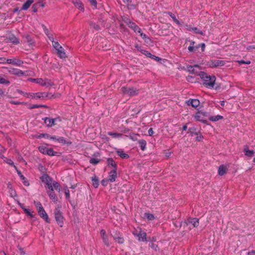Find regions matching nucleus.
I'll return each instance as SVG.
<instances>
[{
	"label": "nucleus",
	"mask_w": 255,
	"mask_h": 255,
	"mask_svg": "<svg viewBox=\"0 0 255 255\" xmlns=\"http://www.w3.org/2000/svg\"><path fill=\"white\" fill-rule=\"evenodd\" d=\"M188 223L193 225V227H197L199 225V219L195 218L192 219H189L188 220Z\"/></svg>",
	"instance_id": "24"
},
{
	"label": "nucleus",
	"mask_w": 255,
	"mask_h": 255,
	"mask_svg": "<svg viewBox=\"0 0 255 255\" xmlns=\"http://www.w3.org/2000/svg\"><path fill=\"white\" fill-rule=\"evenodd\" d=\"M101 236L104 244L108 247H109L112 243L110 240L109 235L106 233L105 230L102 229L100 231Z\"/></svg>",
	"instance_id": "9"
},
{
	"label": "nucleus",
	"mask_w": 255,
	"mask_h": 255,
	"mask_svg": "<svg viewBox=\"0 0 255 255\" xmlns=\"http://www.w3.org/2000/svg\"><path fill=\"white\" fill-rule=\"evenodd\" d=\"M42 28H43L44 33L48 37L49 40L51 41H53V40L54 38L52 37V35L50 34V33H49V31L48 29L47 28V27H46V26H45L44 24H43L42 25Z\"/></svg>",
	"instance_id": "26"
},
{
	"label": "nucleus",
	"mask_w": 255,
	"mask_h": 255,
	"mask_svg": "<svg viewBox=\"0 0 255 255\" xmlns=\"http://www.w3.org/2000/svg\"><path fill=\"white\" fill-rule=\"evenodd\" d=\"M52 42L53 46V47L56 50L58 48H61V45L59 44V43L58 42H56L54 41V39L53 40V41H51Z\"/></svg>",
	"instance_id": "47"
},
{
	"label": "nucleus",
	"mask_w": 255,
	"mask_h": 255,
	"mask_svg": "<svg viewBox=\"0 0 255 255\" xmlns=\"http://www.w3.org/2000/svg\"><path fill=\"white\" fill-rule=\"evenodd\" d=\"M140 51L141 52V53L142 54H144L147 57L150 58L152 56V54L148 51H146V50H145L143 49H140Z\"/></svg>",
	"instance_id": "42"
},
{
	"label": "nucleus",
	"mask_w": 255,
	"mask_h": 255,
	"mask_svg": "<svg viewBox=\"0 0 255 255\" xmlns=\"http://www.w3.org/2000/svg\"><path fill=\"white\" fill-rule=\"evenodd\" d=\"M138 142L141 149L144 151L146 148V141L144 139H140Z\"/></svg>",
	"instance_id": "31"
},
{
	"label": "nucleus",
	"mask_w": 255,
	"mask_h": 255,
	"mask_svg": "<svg viewBox=\"0 0 255 255\" xmlns=\"http://www.w3.org/2000/svg\"><path fill=\"white\" fill-rule=\"evenodd\" d=\"M48 194L50 198L54 202L57 203V198L54 191H49Z\"/></svg>",
	"instance_id": "28"
},
{
	"label": "nucleus",
	"mask_w": 255,
	"mask_h": 255,
	"mask_svg": "<svg viewBox=\"0 0 255 255\" xmlns=\"http://www.w3.org/2000/svg\"><path fill=\"white\" fill-rule=\"evenodd\" d=\"M37 4H34L32 5V10L34 12H36L37 11Z\"/></svg>",
	"instance_id": "60"
},
{
	"label": "nucleus",
	"mask_w": 255,
	"mask_h": 255,
	"mask_svg": "<svg viewBox=\"0 0 255 255\" xmlns=\"http://www.w3.org/2000/svg\"><path fill=\"white\" fill-rule=\"evenodd\" d=\"M53 187L56 189V190H58L59 191H60L61 190V187H60V184H59V183H58L57 182H54L53 183Z\"/></svg>",
	"instance_id": "49"
},
{
	"label": "nucleus",
	"mask_w": 255,
	"mask_h": 255,
	"mask_svg": "<svg viewBox=\"0 0 255 255\" xmlns=\"http://www.w3.org/2000/svg\"><path fill=\"white\" fill-rule=\"evenodd\" d=\"M145 216L147 218V219L149 220H152L154 219V216L153 214H149V213H146Z\"/></svg>",
	"instance_id": "50"
},
{
	"label": "nucleus",
	"mask_w": 255,
	"mask_h": 255,
	"mask_svg": "<svg viewBox=\"0 0 255 255\" xmlns=\"http://www.w3.org/2000/svg\"><path fill=\"white\" fill-rule=\"evenodd\" d=\"M51 136L47 133H40L37 136H36V138H46L50 139V137Z\"/></svg>",
	"instance_id": "41"
},
{
	"label": "nucleus",
	"mask_w": 255,
	"mask_h": 255,
	"mask_svg": "<svg viewBox=\"0 0 255 255\" xmlns=\"http://www.w3.org/2000/svg\"><path fill=\"white\" fill-rule=\"evenodd\" d=\"M4 161L7 164L13 166L15 170H17V167L14 165L13 162L11 159L6 158L5 159H4Z\"/></svg>",
	"instance_id": "38"
},
{
	"label": "nucleus",
	"mask_w": 255,
	"mask_h": 255,
	"mask_svg": "<svg viewBox=\"0 0 255 255\" xmlns=\"http://www.w3.org/2000/svg\"><path fill=\"white\" fill-rule=\"evenodd\" d=\"M16 170V171L17 172L18 175H19V176L21 178V179L22 180H25V177L22 174L21 172L19 170H18L17 168V170Z\"/></svg>",
	"instance_id": "52"
},
{
	"label": "nucleus",
	"mask_w": 255,
	"mask_h": 255,
	"mask_svg": "<svg viewBox=\"0 0 255 255\" xmlns=\"http://www.w3.org/2000/svg\"><path fill=\"white\" fill-rule=\"evenodd\" d=\"M50 139L56 141L59 143H62L63 144H71V141H67L66 139L62 136H51L50 137Z\"/></svg>",
	"instance_id": "12"
},
{
	"label": "nucleus",
	"mask_w": 255,
	"mask_h": 255,
	"mask_svg": "<svg viewBox=\"0 0 255 255\" xmlns=\"http://www.w3.org/2000/svg\"><path fill=\"white\" fill-rule=\"evenodd\" d=\"M117 170L112 169L109 173V180L110 182H114L116 181V179L117 177Z\"/></svg>",
	"instance_id": "16"
},
{
	"label": "nucleus",
	"mask_w": 255,
	"mask_h": 255,
	"mask_svg": "<svg viewBox=\"0 0 255 255\" xmlns=\"http://www.w3.org/2000/svg\"><path fill=\"white\" fill-rule=\"evenodd\" d=\"M200 78L203 80V85L207 88H212L214 87L216 77L215 76L208 75L204 72H201L199 74Z\"/></svg>",
	"instance_id": "1"
},
{
	"label": "nucleus",
	"mask_w": 255,
	"mask_h": 255,
	"mask_svg": "<svg viewBox=\"0 0 255 255\" xmlns=\"http://www.w3.org/2000/svg\"><path fill=\"white\" fill-rule=\"evenodd\" d=\"M117 154L123 159H127L129 157V155L124 152L123 151H117Z\"/></svg>",
	"instance_id": "32"
},
{
	"label": "nucleus",
	"mask_w": 255,
	"mask_h": 255,
	"mask_svg": "<svg viewBox=\"0 0 255 255\" xmlns=\"http://www.w3.org/2000/svg\"><path fill=\"white\" fill-rule=\"evenodd\" d=\"M89 162L93 165H96L100 162V160L97 158H91L90 159Z\"/></svg>",
	"instance_id": "43"
},
{
	"label": "nucleus",
	"mask_w": 255,
	"mask_h": 255,
	"mask_svg": "<svg viewBox=\"0 0 255 255\" xmlns=\"http://www.w3.org/2000/svg\"><path fill=\"white\" fill-rule=\"evenodd\" d=\"M6 63L8 64H12L16 66H20L23 64V61L18 59L13 58V59H7Z\"/></svg>",
	"instance_id": "15"
},
{
	"label": "nucleus",
	"mask_w": 255,
	"mask_h": 255,
	"mask_svg": "<svg viewBox=\"0 0 255 255\" xmlns=\"http://www.w3.org/2000/svg\"><path fill=\"white\" fill-rule=\"evenodd\" d=\"M151 59L155 60L157 61H159L161 60L160 58L159 57L156 56L154 55H152V56L150 57Z\"/></svg>",
	"instance_id": "59"
},
{
	"label": "nucleus",
	"mask_w": 255,
	"mask_h": 255,
	"mask_svg": "<svg viewBox=\"0 0 255 255\" xmlns=\"http://www.w3.org/2000/svg\"><path fill=\"white\" fill-rule=\"evenodd\" d=\"M148 135L149 136H152L153 133H154V132H153V130L152 129V128H150L148 130Z\"/></svg>",
	"instance_id": "63"
},
{
	"label": "nucleus",
	"mask_w": 255,
	"mask_h": 255,
	"mask_svg": "<svg viewBox=\"0 0 255 255\" xmlns=\"http://www.w3.org/2000/svg\"><path fill=\"white\" fill-rule=\"evenodd\" d=\"M188 133H189L191 136H193V135H198V133H200L199 132L196 131V128L194 127L189 128H188Z\"/></svg>",
	"instance_id": "30"
},
{
	"label": "nucleus",
	"mask_w": 255,
	"mask_h": 255,
	"mask_svg": "<svg viewBox=\"0 0 255 255\" xmlns=\"http://www.w3.org/2000/svg\"><path fill=\"white\" fill-rule=\"evenodd\" d=\"M4 76L0 75V84H4V85H8L10 83V82L5 79L4 78Z\"/></svg>",
	"instance_id": "37"
},
{
	"label": "nucleus",
	"mask_w": 255,
	"mask_h": 255,
	"mask_svg": "<svg viewBox=\"0 0 255 255\" xmlns=\"http://www.w3.org/2000/svg\"><path fill=\"white\" fill-rule=\"evenodd\" d=\"M90 25L91 26V27H92L96 30H99L100 29V27L99 24H97L94 21H91L90 22Z\"/></svg>",
	"instance_id": "39"
},
{
	"label": "nucleus",
	"mask_w": 255,
	"mask_h": 255,
	"mask_svg": "<svg viewBox=\"0 0 255 255\" xmlns=\"http://www.w3.org/2000/svg\"><path fill=\"white\" fill-rule=\"evenodd\" d=\"M198 68L199 66L197 65H195L194 66H189L187 67V70L189 72L192 74L196 73V71H195V68Z\"/></svg>",
	"instance_id": "34"
},
{
	"label": "nucleus",
	"mask_w": 255,
	"mask_h": 255,
	"mask_svg": "<svg viewBox=\"0 0 255 255\" xmlns=\"http://www.w3.org/2000/svg\"><path fill=\"white\" fill-rule=\"evenodd\" d=\"M52 97H54V95H52L51 93H48L46 92H37L34 93V99L36 100H44L45 99H51Z\"/></svg>",
	"instance_id": "6"
},
{
	"label": "nucleus",
	"mask_w": 255,
	"mask_h": 255,
	"mask_svg": "<svg viewBox=\"0 0 255 255\" xmlns=\"http://www.w3.org/2000/svg\"><path fill=\"white\" fill-rule=\"evenodd\" d=\"M47 184L48 185V188L49 189V191H54L53 190V184L52 185L51 183H47Z\"/></svg>",
	"instance_id": "56"
},
{
	"label": "nucleus",
	"mask_w": 255,
	"mask_h": 255,
	"mask_svg": "<svg viewBox=\"0 0 255 255\" xmlns=\"http://www.w3.org/2000/svg\"><path fill=\"white\" fill-rule=\"evenodd\" d=\"M39 151L43 154H46L48 148L45 145H41L38 147Z\"/></svg>",
	"instance_id": "35"
},
{
	"label": "nucleus",
	"mask_w": 255,
	"mask_h": 255,
	"mask_svg": "<svg viewBox=\"0 0 255 255\" xmlns=\"http://www.w3.org/2000/svg\"><path fill=\"white\" fill-rule=\"evenodd\" d=\"M202 115L201 111H199L194 116V119L196 121L200 122L203 124H207V120L205 118H204Z\"/></svg>",
	"instance_id": "13"
},
{
	"label": "nucleus",
	"mask_w": 255,
	"mask_h": 255,
	"mask_svg": "<svg viewBox=\"0 0 255 255\" xmlns=\"http://www.w3.org/2000/svg\"><path fill=\"white\" fill-rule=\"evenodd\" d=\"M167 13L172 18L173 20L176 18L175 15L172 12L168 11Z\"/></svg>",
	"instance_id": "58"
},
{
	"label": "nucleus",
	"mask_w": 255,
	"mask_h": 255,
	"mask_svg": "<svg viewBox=\"0 0 255 255\" xmlns=\"http://www.w3.org/2000/svg\"><path fill=\"white\" fill-rule=\"evenodd\" d=\"M92 181V184L95 188H98L99 185V182L98 177L96 176H94L91 178Z\"/></svg>",
	"instance_id": "29"
},
{
	"label": "nucleus",
	"mask_w": 255,
	"mask_h": 255,
	"mask_svg": "<svg viewBox=\"0 0 255 255\" xmlns=\"http://www.w3.org/2000/svg\"><path fill=\"white\" fill-rule=\"evenodd\" d=\"M121 91L124 94L128 95L130 96H135L138 93V90L133 87L129 88L123 87L121 88Z\"/></svg>",
	"instance_id": "4"
},
{
	"label": "nucleus",
	"mask_w": 255,
	"mask_h": 255,
	"mask_svg": "<svg viewBox=\"0 0 255 255\" xmlns=\"http://www.w3.org/2000/svg\"><path fill=\"white\" fill-rule=\"evenodd\" d=\"M42 107H46V105H33L29 107L28 108L29 109H32L35 108H42Z\"/></svg>",
	"instance_id": "45"
},
{
	"label": "nucleus",
	"mask_w": 255,
	"mask_h": 255,
	"mask_svg": "<svg viewBox=\"0 0 255 255\" xmlns=\"http://www.w3.org/2000/svg\"><path fill=\"white\" fill-rule=\"evenodd\" d=\"M6 58L4 57H0V63L4 64L6 63Z\"/></svg>",
	"instance_id": "62"
},
{
	"label": "nucleus",
	"mask_w": 255,
	"mask_h": 255,
	"mask_svg": "<svg viewBox=\"0 0 255 255\" xmlns=\"http://www.w3.org/2000/svg\"><path fill=\"white\" fill-rule=\"evenodd\" d=\"M243 151L245 155L247 157H252L255 154V151L254 150H250L249 146L247 145L244 146Z\"/></svg>",
	"instance_id": "14"
},
{
	"label": "nucleus",
	"mask_w": 255,
	"mask_h": 255,
	"mask_svg": "<svg viewBox=\"0 0 255 255\" xmlns=\"http://www.w3.org/2000/svg\"><path fill=\"white\" fill-rule=\"evenodd\" d=\"M222 119H223V117L220 115H217L216 116H211L209 118V120L212 122H217Z\"/></svg>",
	"instance_id": "33"
},
{
	"label": "nucleus",
	"mask_w": 255,
	"mask_h": 255,
	"mask_svg": "<svg viewBox=\"0 0 255 255\" xmlns=\"http://www.w3.org/2000/svg\"><path fill=\"white\" fill-rule=\"evenodd\" d=\"M138 136H139V135L138 134H134L133 135H130V137L132 140L135 141V140H137Z\"/></svg>",
	"instance_id": "54"
},
{
	"label": "nucleus",
	"mask_w": 255,
	"mask_h": 255,
	"mask_svg": "<svg viewBox=\"0 0 255 255\" xmlns=\"http://www.w3.org/2000/svg\"><path fill=\"white\" fill-rule=\"evenodd\" d=\"M114 240L115 242H118L120 244H122L124 243L125 240L122 236V234L119 231H116L113 235H112Z\"/></svg>",
	"instance_id": "11"
},
{
	"label": "nucleus",
	"mask_w": 255,
	"mask_h": 255,
	"mask_svg": "<svg viewBox=\"0 0 255 255\" xmlns=\"http://www.w3.org/2000/svg\"><path fill=\"white\" fill-rule=\"evenodd\" d=\"M140 36L146 42H148V41H150L149 37L143 33H141Z\"/></svg>",
	"instance_id": "44"
},
{
	"label": "nucleus",
	"mask_w": 255,
	"mask_h": 255,
	"mask_svg": "<svg viewBox=\"0 0 255 255\" xmlns=\"http://www.w3.org/2000/svg\"><path fill=\"white\" fill-rule=\"evenodd\" d=\"M238 62L240 64H250L251 63V62L250 61H245L244 60H240V61H238Z\"/></svg>",
	"instance_id": "57"
},
{
	"label": "nucleus",
	"mask_w": 255,
	"mask_h": 255,
	"mask_svg": "<svg viewBox=\"0 0 255 255\" xmlns=\"http://www.w3.org/2000/svg\"><path fill=\"white\" fill-rule=\"evenodd\" d=\"M107 164L108 166H111L113 169L117 170V164L113 158H109L107 159Z\"/></svg>",
	"instance_id": "20"
},
{
	"label": "nucleus",
	"mask_w": 255,
	"mask_h": 255,
	"mask_svg": "<svg viewBox=\"0 0 255 255\" xmlns=\"http://www.w3.org/2000/svg\"><path fill=\"white\" fill-rule=\"evenodd\" d=\"M225 64V61L220 60H212L208 62V65L212 68L223 66Z\"/></svg>",
	"instance_id": "10"
},
{
	"label": "nucleus",
	"mask_w": 255,
	"mask_h": 255,
	"mask_svg": "<svg viewBox=\"0 0 255 255\" xmlns=\"http://www.w3.org/2000/svg\"><path fill=\"white\" fill-rule=\"evenodd\" d=\"M56 50L58 56L60 58H64L66 57V54L64 52V49L62 46H61V48H58Z\"/></svg>",
	"instance_id": "22"
},
{
	"label": "nucleus",
	"mask_w": 255,
	"mask_h": 255,
	"mask_svg": "<svg viewBox=\"0 0 255 255\" xmlns=\"http://www.w3.org/2000/svg\"><path fill=\"white\" fill-rule=\"evenodd\" d=\"M34 203L35 204L36 208L38 211V214L40 217L43 219L47 223H50V220L48 218V216L42 207L41 203L40 202H35Z\"/></svg>",
	"instance_id": "2"
},
{
	"label": "nucleus",
	"mask_w": 255,
	"mask_h": 255,
	"mask_svg": "<svg viewBox=\"0 0 255 255\" xmlns=\"http://www.w3.org/2000/svg\"><path fill=\"white\" fill-rule=\"evenodd\" d=\"M29 81L37 83L41 86H51V82L47 79H43L42 78H30Z\"/></svg>",
	"instance_id": "7"
},
{
	"label": "nucleus",
	"mask_w": 255,
	"mask_h": 255,
	"mask_svg": "<svg viewBox=\"0 0 255 255\" xmlns=\"http://www.w3.org/2000/svg\"><path fill=\"white\" fill-rule=\"evenodd\" d=\"M54 214L57 223L60 227H62L63 226L64 217L59 208H56L54 209Z\"/></svg>",
	"instance_id": "3"
},
{
	"label": "nucleus",
	"mask_w": 255,
	"mask_h": 255,
	"mask_svg": "<svg viewBox=\"0 0 255 255\" xmlns=\"http://www.w3.org/2000/svg\"><path fill=\"white\" fill-rule=\"evenodd\" d=\"M187 103L188 105H191L194 108H196L199 105L200 102L197 99H190L187 102Z\"/></svg>",
	"instance_id": "18"
},
{
	"label": "nucleus",
	"mask_w": 255,
	"mask_h": 255,
	"mask_svg": "<svg viewBox=\"0 0 255 255\" xmlns=\"http://www.w3.org/2000/svg\"><path fill=\"white\" fill-rule=\"evenodd\" d=\"M33 0H27V1L23 4L21 10H27L30 7L31 4L33 2Z\"/></svg>",
	"instance_id": "25"
},
{
	"label": "nucleus",
	"mask_w": 255,
	"mask_h": 255,
	"mask_svg": "<svg viewBox=\"0 0 255 255\" xmlns=\"http://www.w3.org/2000/svg\"><path fill=\"white\" fill-rule=\"evenodd\" d=\"M25 94L26 95L27 98H31L34 99V93H25Z\"/></svg>",
	"instance_id": "53"
},
{
	"label": "nucleus",
	"mask_w": 255,
	"mask_h": 255,
	"mask_svg": "<svg viewBox=\"0 0 255 255\" xmlns=\"http://www.w3.org/2000/svg\"><path fill=\"white\" fill-rule=\"evenodd\" d=\"M42 120L44 121V124H46L47 127H51L56 125V122H61V120L59 117H57L54 119L45 117L42 118Z\"/></svg>",
	"instance_id": "5"
},
{
	"label": "nucleus",
	"mask_w": 255,
	"mask_h": 255,
	"mask_svg": "<svg viewBox=\"0 0 255 255\" xmlns=\"http://www.w3.org/2000/svg\"><path fill=\"white\" fill-rule=\"evenodd\" d=\"M65 194L66 196V198L67 200H69L70 199V191L67 187L64 188Z\"/></svg>",
	"instance_id": "48"
},
{
	"label": "nucleus",
	"mask_w": 255,
	"mask_h": 255,
	"mask_svg": "<svg viewBox=\"0 0 255 255\" xmlns=\"http://www.w3.org/2000/svg\"><path fill=\"white\" fill-rule=\"evenodd\" d=\"M72 2L74 5L81 10H84V6L80 0H73Z\"/></svg>",
	"instance_id": "23"
},
{
	"label": "nucleus",
	"mask_w": 255,
	"mask_h": 255,
	"mask_svg": "<svg viewBox=\"0 0 255 255\" xmlns=\"http://www.w3.org/2000/svg\"><path fill=\"white\" fill-rule=\"evenodd\" d=\"M228 170V168L227 166L221 165L218 168V174L220 176H223L224 174H225L227 172V171Z\"/></svg>",
	"instance_id": "21"
},
{
	"label": "nucleus",
	"mask_w": 255,
	"mask_h": 255,
	"mask_svg": "<svg viewBox=\"0 0 255 255\" xmlns=\"http://www.w3.org/2000/svg\"><path fill=\"white\" fill-rule=\"evenodd\" d=\"M49 179L50 180V178L49 176L47 174L44 175L41 177V180H42V181H44L45 180L47 181V183H48Z\"/></svg>",
	"instance_id": "51"
},
{
	"label": "nucleus",
	"mask_w": 255,
	"mask_h": 255,
	"mask_svg": "<svg viewBox=\"0 0 255 255\" xmlns=\"http://www.w3.org/2000/svg\"><path fill=\"white\" fill-rule=\"evenodd\" d=\"M192 30H193L196 33H198L202 35H205V33L202 31L198 29L197 27L192 28Z\"/></svg>",
	"instance_id": "46"
},
{
	"label": "nucleus",
	"mask_w": 255,
	"mask_h": 255,
	"mask_svg": "<svg viewBox=\"0 0 255 255\" xmlns=\"http://www.w3.org/2000/svg\"><path fill=\"white\" fill-rule=\"evenodd\" d=\"M127 24L128 26L133 29V30L135 32L138 29L139 27L134 22L131 21L129 19H128L126 21Z\"/></svg>",
	"instance_id": "17"
},
{
	"label": "nucleus",
	"mask_w": 255,
	"mask_h": 255,
	"mask_svg": "<svg viewBox=\"0 0 255 255\" xmlns=\"http://www.w3.org/2000/svg\"><path fill=\"white\" fill-rule=\"evenodd\" d=\"M7 40L9 42H12L13 44H17L19 43L18 39L14 35H11L7 38Z\"/></svg>",
	"instance_id": "27"
},
{
	"label": "nucleus",
	"mask_w": 255,
	"mask_h": 255,
	"mask_svg": "<svg viewBox=\"0 0 255 255\" xmlns=\"http://www.w3.org/2000/svg\"><path fill=\"white\" fill-rule=\"evenodd\" d=\"M46 154L49 156H55L57 155V152L54 151L53 148H48Z\"/></svg>",
	"instance_id": "40"
},
{
	"label": "nucleus",
	"mask_w": 255,
	"mask_h": 255,
	"mask_svg": "<svg viewBox=\"0 0 255 255\" xmlns=\"http://www.w3.org/2000/svg\"><path fill=\"white\" fill-rule=\"evenodd\" d=\"M108 135L112 136L114 138H120L122 136L123 134L117 132H108Z\"/></svg>",
	"instance_id": "36"
},
{
	"label": "nucleus",
	"mask_w": 255,
	"mask_h": 255,
	"mask_svg": "<svg viewBox=\"0 0 255 255\" xmlns=\"http://www.w3.org/2000/svg\"><path fill=\"white\" fill-rule=\"evenodd\" d=\"M20 207L22 208V209L23 210L24 213L29 216L31 218H33L34 217L35 215L33 214V212H30L29 210L26 208L22 204H19Z\"/></svg>",
	"instance_id": "19"
},
{
	"label": "nucleus",
	"mask_w": 255,
	"mask_h": 255,
	"mask_svg": "<svg viewBox=\"0 0 255 255\" xmlns=\"http://www.w3.org/2000/svg\"><path fill=\"white\" fill-rule=\"evenodd\" d=\"M133 234L134 236L138 238V240L139 242H145L146 241V234L145 232L141 231L139 229V231L137 230H135L133 232Z\"/></svg>",
	"instance_id": "8"
},
{
	"label": "nucleus",
	"mask_w": 255,
	"mask_h": 255,
	"mask_svg": "<svg viewBox=\"0 0 255 255\" xmlns=\"http://www.w3.org/2000/svg\"><path fill=\"white\" fill-rule=\"evenodd\" d=\"M203 139V136L201 134H199V133H198V135H197V137H196V140L197 141H200L201 140H202V139Z\"/></svg>",
	"instance_id": "55"
},
{
	"label": "nucleus",
	"mask_w": 255,
	"mask_h": 255,
	"mask_svg": "<svg viewBox=\"0 0 255 255\" xmlns=\"http://www.w3.org/2000/svg\"><path fill=\"white\" fill-rule=\"evenodd\" d=\"M200 47L201 48V50L202 52L204 51L205 48V44L204 43H202L199 44Z\"/></svg>",
	"instance_id": "61"
},
{
	"label": "nucleus",
	"mask_w": 255,
	"mask_h": 255,
	"mask_svg": "<svg viewBox=\"0 0 255 255\" xmlns=\"http://www.w3.org/2000/svg\"><path fill=\"white\" fill-rule=\"evenodd\" d=\"M18 249L20 251V253L21 255H25V253L23 251L22 248H21V247H18Z\"/></svg>",
	"instance_id": "64"
}]
</instances>
